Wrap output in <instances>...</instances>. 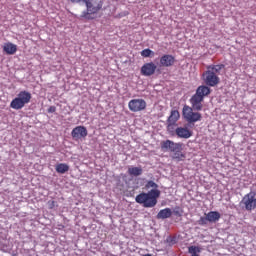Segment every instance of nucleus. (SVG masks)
I'll use <instances>...</instances> for the list:
<instances>
[{
	"instance_id": "c85d7f7f",
	"label": "nucleus",
	"mask_w": 256,
	"mask_h": 256,
	"mask_svg": "<svg viewBox=\"0 0 256 256\" xmlns=\"http://www.w3.org/2000/svg\"><path fill=\"white\" fill-rule=\"evenodd\" d=\"M112 1L119 2V1H121V0H112Z\"/></svg>"
},
{
	"instance_id": "6ab92c4d",
	"label": "nucleus",
	"mask_w": 256,
	"mask_h": 256,
	"mask_svg": "<svg viewBox=\"0 0 256 256\" xmlns=\"http://www.w3.org/2000/svg\"><path fill=\"white\" fill-rule=\"evenodd\" d=\"M56 171L60 173L61 175L67 173L69 171V166L65 163H59L56 165Z\"/></svg>"
},
{
	"instance_id": "f257e3e1",
	"label": "nucleus",
	"mask_w": 256,
	"mask_h": 256,
	"mask_svg": "<svg viewBox=\"0 0 256 256\" xmlns=\"http://www.w3.org/2000/svg\"><path fill=\"white\" fill-rule=\"evenodd\" d=\"M211 95L209 86L201 85L196 89V93L190 98V105H184L182 115L187 123H197L203 119L198 111H203V103L205 98Z\"/></svg>"
},
{
	"instance_id": "f8f14e48",
	"label": "nucleus",
	"mask_w": 256,
	"mask_h": 256,
	"mask_svg": "<svg viewBox=\"0 0 256 256\" xmlns=\"http://www.w3.org/2000/svg\"><path fill=\"white\" fill-rule=\"evenodd\" d=\"M84 3L86 5L87 11L91 13H99L101 9H103V2H94L93 0H84Z\"/></svg>"
},
{
	"instance_id": "393cba45",
	"label": "nucleus",
	"mask_w": 256,
	"mask_h": 256,
	"mask_svg": "<svg viewBox=\"0 0 256 256\" xmlns=\"http://www.w3.org/2000/svg\"><path fill=\"white\" fill-rule=\"evenodd\" d=\"M57 111V108L55 106H50L48 108V113H55Z\"/></svg>"
},
{
	"instance_id": "cd10ccee",
	"label": "nucleus",
	"mask_w": 256,
	"mask_h": 256,
	"mask_svg": "<svg viewBox=\"0 0 256 256\" xmlns=\"http://www.w3.org/2000/svg\"><path fill=\"white\" fill-rule=\"evenodd\" d=\"M174 215H181L179 211H174Z\"/></svg>"
},
{
	"instance_id": "0eeeda50",
	"label": "nucleus",
	"mask_w": 256,
	"mask_h": 256,
	"mask_svg": "<svg viewBox=\"0 0 256 256\" xmlns=\"http://www.w3.org/2000/svg\"><path fill=\"white\" fill-rule=\"evenodd\" d=\"M202 79L208 87L219 85V76L214 71L208 70L202 74Z\"/></svg>"
},
{
	"instance_id": "423d86ee",
	"label": "nucleus",
	"mask_w": 256,
	"mask_h": 256,
	"mask_svg": "<svg viewBox=\"0 0 256 256\" xmlns=\"http://www.w3.org/2000/svg\"><path fill=\"white\" fill-rule=\"evenodd\" d=\"M181 115L178 110H172L170 116L167 119V131L170 135L175 133V126H177V122L179 121Z\"/></svg>"
},
{
	"instance_id": "39448f33",
	"label": "nucleus",
	"mask_w": 256,
	"mask_h": 256,
	"mask_svg": "<svg viewBox=\"0 0 256 256\" xmlns=\"http://www.w3.org/2000/svg\"><path fill=\"white\" fill-rule=\"evenodd\" d=\"M240 205L245 211H255L256 209V198L254 192H249L248 194L244 195L242 200L240 201Z\"/></svg>"
},
{
	"instance_id": "6e6552de",
	"label": "nucleus",
	"mask_w": 256,
	"mask_h": 256,
	"mask_svg": "<svg viewBox=\"0 0 256 256\" xmlns=\"http://www.w3.org/2000/svg\"><path fill=\"white\" fill-rule=\"evenodd\" d=\"M128 109H130L132 113L145 111V109H147V102H145L143 99H132L128 103Z\"/></svg>"
},
{
	"instance_id": "412c9836",
	"label": "nucleus",
	"mask_w": 256,
	"mask_h": 256,
	"mask_svg": "<svg viewBox=\"0 0 256 256\" xmlns=\"http://www.w3.org/2000/svg\"><path fill=\"white\" fill-rule=\"evenodd\" d=\"M188 251L191 254V256H199V253H201V248L197 246H190L188 248Z\"/></svg>"
},
{
	"instance_id": "4468645a",
	"label": "nucleus",
	"mask_w": 256,
	"mask_h": 256,
	"mask_svg": "<svg viewBox=\"0 0 256 256\" xmlns=\"http://www.w3.org/2000/svg\"><path fill=\"white\" fill-rule=\"evenodd\" d=\"M4 53H6V55H15L17 53V45L11 43V42H7L3 45L2 47Z\"/></svg>"
},
{
	"instance_id": "1a4fd4ad",
	"label": "nucleus",
	"mask_w": 256,
	"mask_h": 256,
	"mask_svg": "<svg viewBox=\"0 0 256 256\" xmlns=\"http://www.w3.org/2000/svg\"><path fill=\"white\" fill-rule=\"evenodd\" d=\"M71 135L75 139V141H79V139H85V137L89 135V132L87 131V128L85 126H76L72 130Z\"/></svg>"
},
{
	"instance_id": "bb28decb",
	"label": "nucleus",
	"mask_w": 256,
	"mask_h": 256,
	"mask_svg": "<svg viewBox=\"0 0 256 256\" xmlns=\"http://www.w3.org/2000/svg\"><path fill=\"white\" fill-rule=\"evenodd\" d=\"M49 205H50V209H53V207H55V201L49 202Z\"/></svg>"
},
{
	"instance_id": "f3484780",
	"label": "nucleus",
	"mask_w": 256,
	"mask_h": 256,
	"mask_svg": "<svg viewBox=\"0 0 256 256\" xmlns=\"http://www.w3.org/2000/svg\"><path fill=\"white\" fill-rule=\"evenodd\" d=\"M173 215V211H171V208H165L158 212L157 219H169Z\"/></svg>"
},
{
	"instance_id": "b1692460",
	"label": "nucleus",
	"mask_w": 256,
	"mask_h": 256,
	"mask_svg": "<svg viewBox=\"0 0 256 256\" xmlns=\"http://www.w3.org/2000/svg\"><path fill=\"white\" fill-rule=\"evenodd\" d=\"M208 222L209 219L207 218V216L200 217V219L198 220V225H207Z\"/></svg>"
},
{
	"instance_id": "dca6fc26",
	"label": "nucleus",
	"mask_w": 256,
	"mask_h": 256,
	"mask_svg": "<svg viewBox=\"0 0 256 256\" xmlns=\"http://www.w3.org/2000/svg\"><path fill=\"white\" fill-rule=\"evenodd\" d=\"M209 223H217L221 219V214L217 211H210L206 214Z\"/></svg>"
},
{
	"instance_id": "aec40b11",
	"label": "nucleus",
	"mask_w": 256,
	"mask_h": 256,
	"mask_svg": "<svg viewBox=\"0 0 256 256\" xmlns=\"http://www.w3.org/2000/svg\"><path fill=\"white\" fill-rule=\"evenodd\" d=\"M93 15H95V13H91L89 12V10L87 11H83L82 14L80 15L81 19H87V21H91L93 19H95V17H93Z\"/></svg>"
},
{
	"instance_id": "20e7f679",
	"label": "nucleus",
	"mask_w": 256,
	"mask_h": 256,
	"mask_svg": "<svg viewBox=\"0 0 256 256\" xmlns=\"http://www.w3.org/2000/svg\"><path fill=\"white\" fill-rule=\"evenodd\" d=\"M32 95L31 92L27 90H22L17 94V97H15L11 103L10 107L11 109H15L16 111H19L23 109L28 103H31Z\"/></svg>"
},
{
	"instance_id": "ddd939ff",
	"label": "nucleus",
	"mask_w": 256,
	"mask_h": 256,
	"mask_svg": "<svg viewBox=\"0 0 256 256\" xmlns=\"http://www.w3.org/2000/svg\"><path fill=\"white\" fill-rule=\"evenodd\" d=\"M175 65V56L164 54L160 58V67H173Z\"/></svg>"
},
{
	"instance_id": "2eb2a0df",
	"label": "nucleus",
	"mask_w": 256,
	"mask_h": 256,
	"mask_svg": "<svg viewBox=\"0 0 256 256\" xmlns=\"http://www.w3.org/2000/svg\"><path fill=\"white\" fill-rule=\"evenodd\" d=\"M128 175L130 177H140V175H143V168L141 166H130L128 168Z\"/></svg>"
},
{
	"instance_id": "5701e85b",
	"label": "nucleus",
	"mask_w": 256,
	"mask_h": 256,
	"mask_svg": "<svg viewBox=\"0 0 256 256\" xmlns=\"http://www.w3.org/2000/svg\"><path fill=\"white\" fill-rule=\"evenodd\" d=\"M159 185H157V183H155L153 180H149L146 183V189H158Z\"/></svg>"
},
{
	"instance_id": "4be33fe9",
	"label": "nucleus",
	"mask_w": 256,
	"mask_h": 256,
	"mask_svg": "<svg viewBox=\"0 0 256 256\" xmlns=\"http://www.w3.org/2000/svg\"><path fill=\"white\" fill-rule=\"evenodd\" d=\"M155 55V52H153V50L146 48L144 50L141 51V56L142 57H151Z\"/></svg>"
},
{
	"instance_id": "a211bd4d",
	"label": "nucleus",
	"mask_w": 256,
	"mask_h": 256,
	"mask_svg": "<svg viewBox=\"0 0 256 256\" xmlns=\"http://www.w3.org/2000/svg\"><path fill=\"white\" fill-rule=\"evenodd\" d=\"M209 71H213L214 75H217L221 73L222 69H225V66L223 64H217V65H210L207 67Z\"/></svg>"
},
{
	"instance_id": "9b49d317",
	"label": "nucleus",
	"mask_w": 256,
	"mask_h": 256,
	"mask_svg": "<svg viewBox=\"0 0 256 256\" xmlns=\"http://www.w3.org/2000/svg\"><path fill=\"white\" fill-rule=\"evenodd\" d=\"M171 135H176L178 139H189L193 136V132L189 128L177 127Z\"/></svg>"
},
{
	"instance_id": "7ed1b4c3",
	"label": "nucleus",
	"mask_w": 256,
	"mask_h": 256,
	"mask_svg": "<svg viewBox=\"0 0 256 256\" xmlns=\"http://www.w3.org/2000/svg\"><path fill=\"white\" fill-rule=\"evenodd\" d=\"M161 191L159 189H152L149 192H141L135 197L136 203L142 205L146 209H151L157 205V199H159Z\"/></svg>"
},
{
	"instance_id": "f03ea898",
	"label": "nucleus",
	"mask_w": 256,
	"mask_h": 256,
	"mask_svg": "<svg viewBox=\"0 0 256 256\" xmlns=\"http://www.w3.org/2000/svg\"><path fill=\"white\" fill-rule=\"evenodd\" d=\"M160 147L162 151H170L172 153V159L177 161V163L181 161H185L187 156L183 153V143H175L171 140L162 141L160 143Z\"/></svg>"
},
{
	"instance_id": "9d476101",
	"label": "nucleus",
	"mask_w": 256,
	"mask_h": 256,
	"mask_svg": "<svg viewBox=\"0 0 256 256\" xmlns=\"http://www.w3.org/2000/svg\"><path fill=\"white\" fill-rule=\"evenodd\" d=\"M140 71L141 75H143L144 77H151V75H155V71H157V65H155V63L153 62L145 63L141 67Z\"/></svg>"
},
{
	"instance_id": "a878e982",
	"label": "nucleus",
	"mask_w": 256,
	"mask_h": 256,
	"mask_svg": "<svg viewBox=\"0 0 256 256\" xmlns=\"http://www.w3.org/2000/svg\"><path fill=\"white\" fill-rule=\"evenodd\" d=\"M71 3H81L83 1L85 3V0H70Z\"/></svg>"
}]
</instances>
